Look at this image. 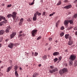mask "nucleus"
<instances>
[{"mask_svg":"<svg viewBox=\"0 0 77 77\" xmlns=\"http://www.w3.org/2000/svg\"><path fill=\"white\" fill-rule=\"evenodd\" d=\"M70 37H71V36H69V34H66L65 35V37L66 39H69V38Z\"/></svg>","mask_w":77,"mask_h":77,"instance_id":"11","label":"nucleus"},{"mask_svg":"<svg viewBox=\"0 0 77 77\" xmlns=\"http://www.w3.org/2000/svg\"><path fill=\"white\" fill-rule=\"evenodd\" d=\"M51 47H49V48H48V50H51Z\"/></svg>","mask_w":77,"mask_h":77,"instance_id":"51","label":"nucleus"},{"mask_svg":"<svg viewBox=\"0 0 77 77\" xmlns=\"http://www.w3.org/2000/svg\"><path fill=\"white\" fill-rule=\"evenodd\" d=\"M37 14V13H35L33 17V21H36V19H37V16H36V15Z\"/></svg>","mask_w":77,"mask_h":77,"instance_id":"10","label":"nucleus"},{"mask_svg":"<svg viewBox=\"0 0 77 77\" xmlns=\"http://www.w3.org/2000/svg\"><path fill=\"white\" fill-rule=\"evenodd\" d=\"M49 41H52V38H49Z\"/></svg>","mask_w":77,"mask_h":77,"instance_id":"48","label":"nucleus"},{"mask_svg":"<svg viewBox=\"0 0 77 77\" xmlns=\"http://www.w3.org/2000/svg\"><path fill=\"white\" fill-rule=\"evenodd\" d=\"M15 71H17V70L18 69V66L17 65H16L14 66V68Z\"/></svg>","mask_w":77,"mask_h":77,"instance_id":"27","label":"nucleus"},{"mask_svg":"<svg viewBox=\"0 0 77 77\" xmlns=\"http://www.w3.org/2000/svg\"><path fill=\"white\" fill-rule=\"evenodd\" d=\"M69 41L68 42V44L69 45H71L73 43V41L72 40L71 37H70L69 38Z\"/></svg>","mask_w":77,"mask_h":77,"instance_id":"4","label":"nucleus"},{"mask_svg":"<svg viewBox=\"0 0 77 77\" xmlns=\"http://www.w3.org/2000/svg\"><path fill=\"white\" fill-rule=\"evenodd\" d=\"M16 35V33L15 32H12V34H11L10 35V38L11 39H12V38H13L15 36V35Z\"/></svg>","mask_w":77,"mask_h":77,"instance_id":"9","label":"nucleus"},{"mask_svg":"<svg viewBox=\"0 0 77 77\" xmlns=\"http://www.w3.org/2000/svg\"><path fill=\"white\" fill-rule=\"evenodd\" d=\"M58 58H59V60H60H60H61L62 59V57L60 56V57H59Z\"/></svg>","mask_w":77,"mask_h":77,"instance_id":"40","label":"nucleus"},{"mask_svg":"<svg viewBox=\"0 0 77 77\" xmlns=\"http://www.w3.org/2000/svg\"><path fill=\"white\" fill-rule=\"evenodd\" d=\"M3 75V73H1V72H0V75Z\"/></svg>","mask_w":77,"mask_h":77,"instance_id":"55","label":"nucleus"},{"mask_svg":"<svg viewBox=\"0 0 77 77\" xmlns=\"http://www.w3.org/2000/svg\"><path fill=\"white\" fill-rule=\"evenodd\" d=\"M73 17L75 18H77V13L74 14L73 15Z\"/></svg>","mask_w":77,"mask_h":77,"instance_id":"23","label":"nucleus"},{"mask_svg":"<svg viewBox=\"0 0 77 77\" xmlns=\"http://www.w3.org/2000/svg\"><path fill=\"white\" fill-rule=\"evenodd\" d=\"M48 45V43H46L45 44V46H47Z\"/></svg>","mask_w":77,"mask_h":77,"instance_id":"59","label":"nucleus"},{"mask_svg":"<svg viewBox=\"0 0 77 77\" xmlns=\"http://www.w3.org/2000/svg\"><path fill=\"white\" fill-rule=\"evenodd\" d=\"M5 33V30H0V35H3Z\"/></svg>","mask_w":77,"mask_h":77,"instance_id":"15","label":"nucleus"},{"mask_svg":"<svg viewBox=\"0 0 77 77\" xmlns=\"http://www.w3.org/2000/svg\"><path fill=\"white\" fill-rule=\"evenodd\" d=\"M28 21H31V20H30V19H29L28 20Z\"/></svg>","mask_w":77,"mask_h":77,"instance_id":"63","label":"nucleus"},{"mask_svg":"<svg viewBox=\"0 0 77 77\" xmlns=\"http://www.w3.org/2000/svg\"><path fill=\"white\" fill-rule=\"evenodd\" d=\"M38 54V52H35V53L34 56H37Z\"/></svg>","mask_w":77,"mask_h":77,"instance_id":"32","label":"nucleus"},{"mask_svg":"<svg viewBox=\"0 0 77 77\" xmlns=\"http://www.w3.org/2000/svg\"><path fill=\"white\" fill-rule=\"evenodd\" d=\"M2 40H3V37H1L0 38V42H1L2 41Z\"/></svg>","mask_w":77,"mask_h":77,"instance_id":"44","label":"nucleus"},{"mask_svg":"<svg viewBox=\"0 0 77 77\" xmlns=\"http://www.w3.org/2000/svg\"><path fill=\"white\" fill-rule=\"evenodd\" d=\"M74 63H77V61L76 60H75Z\"/></svg>","mask_w":77,"mask_h":77,"instance_id":"52","label":"nucleus"},{"mask_svg":"<svg viewBox=\"0 0 77 77\" xmlns=\"http://www.w3.org/2000/svg\"><path fill=\"white\" fill-rule=\"evenodd\" d=\"M71 14V12H69L68 13V15H69V14Z\"/></svg>","mask_w":77,"mask_h":77,"instance_id":"57","label":"nucleus"},{"mask_svg":"<svg viewBox=\"0 0 77 77\" xmlns=\"http://www.w3.org/2000/svg\"><path fill=\"white\" fill-rule=\"evenodd\" d=\"M62 71H63V73L64 72H67V69L66 68H64L63 69Z\"/></svg>","mask_w":77,"mask_h":77,"instance_id":"17","label":"nucleus"},{"mask_svg":"<svg viewBox=\"0 0 77 77\" xmlns=\"http://www.w3.org/2000/svg\"><path fill=\"white\" fill-rule=\"evenodd\" d=\"M19 69H20V70H21L22 69V68H21V67H20L19 68Z\"/></svg>","mask_w":77,"mask_h":77,"instance_id":"64","label":"nucleus"},{"mask_svg":"<svg viewBox=\"0 0 77 77\" xmlns=\"http://www.w3.org/2000/svg\"><path fill=\"white\" fill-rule=\"evenodd\" d=\"M60 35L61 36V37H62V36H63V35H64V32H62L61 33H60Z\"/></svg>","mask_w":77,"mask_h":77,"instance_id":"26","label":"nucleus"},{"mask_svg":"<svg viewBox=\"0 0 77 77\" xmlns=\"http://www.w3.org/2000/svg\"><path fill=\"white\" fill-rule=\"evenodd\" d=\"M46 12L45 11H44L43 12L42 15H45Z\"/></svg>","mask_w":77,"mask_h":77,"instance_id":"45","label":"nucleus"},{"mask_svg":"<svg viewBox=\"0 0 77 77\" xmlns=\"http://www.w3.org/2000/svg\"><path fill=\"white\" fill-rule=\"evenodd\" d=\"M3 24H3V22H0V26H2Z\"/></svg>","mask_w":77,"mask_h":77,"instance_id":"38","label":"nucleus"},{"mask_svg":"<svg viewBox=\"0 0 77 77\" xmlns=\"http://www.w3.org/2000/svg\"><path fill=\"white\" fill-rule=\"evenodd\" d=\"M69 63L70 66H71V65H72V63H73V61L70 60V61L69 62Z\"/></svg>","mask_w":77,"mask_h":77,"instance_id":"19","label":"nucleus"},{"mask_svg":"<svg viewBox=\"0 0 77 77\" xmlns=\"http://www.w3.org/2000/svg\"><path fill=\"white\" fill-rule=\"evenodd\" d=\"M2 45L1 44H0V48H1V47H2Z\"/></svg>","mask_w":77,"mask_h":77,"instance_id":"62","label":"nucleus"},{"mask_svg":"<svg viewBox=\"0 0 77 77\" xmlns=\"http://www.w3.org/2000/svg\"><path fill=\"white\" fill-rule=\"evenodd\" d=\"M49 71L50 73H54V70L53 69L50 70H49Z\"/></svg>","mask_w":77,"mask_h":77,"instance_id":"20","label":"nucleus"},{"mask_svg":"<svg viewBox=\"0 0 77 77\" xmlns=\"http://www.w3.org/2000/svg\"><path fill=\"white\" fill-rule=\"evenodd\" d=\"M22 36H26V35L24 33H23L22 34Z\"/></svg>","mask_w":77,"mask_h":77,"instance_id":"56","label":"nucleus"},{"mask_svg":"<svg viewBox=\"0 0 77 77\" xmlns=\"http://www.w3.org/2000/svg\"><path fill=\"white\" fill-rule=\"evenodd\" d=\"M59 73L60 74H62L63 73V72L62 71V70H60L59 71Z\"/></svg>","mask_w":77,"mask_h":77,"instance_id":"34","label":"nucleus"},{"mask_svg":"<svg viewBox=\"0 0 77 77\" xmlns=\"http://www.w3.org/2000/svg\"><path fill=\"white\" fill-rule=\"evenodd\" d=\"M23 36V35L21 34H20L18 36V38H20V36Z\"/></svg>","mask_w":77,"mask_h":77,"instance_id":"42","label":"nucleus"},{"mask_svg":"<svg viewBox=\"0 0 77 77\" xmlns=\"http://www.w3.org/2000/svg\"><path fill=\"white\" fill-rule=\"evenodd\" d=\"M75 58H76V56L73 54H72L70 56V57L69 58V59L70 60L73 61L75 59Z\"/></svg>","mask_w":77,"mask_h":77,"instance_id":"2","label":"nucleus"},{"mask_svg":"<svg viewBox=\"0 0 77 77\" xmlns=\"http://www.w3.org/2000/svg\"><path fill=\"white\" fill-rule=\"evenodd\" d=\"M11 69H12V66H10L8 67L7 70V72H9V71H10Z\"/></svg>","mask_w":77,"mask_h":77,"instance_id":"14","label":"nucleus"},{"mask_svg":"<svg viewBox=\"0 0 77 77\" xmlns=\"http://www.w3.org/2000/svg\"><path fill=\"white\" fill-rule=\"evenodd\" d=\"M68 21L69 23L70 24H73V23H74L73 20H68Z\"/></svg>","mask_w":77,"mask_h":77,"instance_id":"18","label":"nucleus"},{"mask_svg":"<svg viewBox=\"0 0 77 77\" xmlns=\"http://www.w3.org/2000/svg\"><path fill=\"white\" fill-rule=\"evenodd\" d=\"M75 35L76 36H77V31L75 32Z\"/></svg>","mask_w":77,"mask_h":77,"instance_id":"53","label":"nucleus"},{"mask_svg":"<svg viewBox=\"0 0 77 77\" xmlns=\"http://www.w3.org/2000/svg\"><path fill=\"white\" fill-rule=\"evenodd\" d=\"M6 29L5 30V32L6 33H9V29H11V27H10V26H7L6 28Z\"/></svg>","mask_w":77,"mask_h":77,"instance_id":"8","label":"nucleus"},{"mask_svg":"<svg viewBox=\"0 0 77 77\" xmlns=\"http://www.w3.org/2000/svg\"><path fill=\"white\" fill-rule=\"evenodd\" d=\"M41 38V36L38 37L37 38V40H39Z\"/></svg>","mask_w":77,"mask_h":77,"instance_id":"36","label":"nucleus"},{"mask_svg":"<svg viewBox=\"0 0 77 77\" xmlns=\"http://www.w3.org/2000/svg\"><path fill=\"white\" fill-rule=\"evenodd\" d=\"M7 17L8 18H11V17H12V14H9L8 15Z\"/></svg>","mask_w":77,"mask_h":77,"instance_id":"21","label":"nucleus"},{"mask_svg":"<svg viewBox=\"0 0 77 77\" xmlns=\"http://www.w3.org/2000/svg\"><path fill=\"white\" fill-rule=\"evenodd\" d=\"M41 64H40L38 65V66H39V67L41 66Z\"/></svg>","mask_w":77,"mask_h":77,"instance_id":"61","label":"nucleus"},{"mask_svg":"<svg viewBox=\"0 0 77 77\" xmlns=\"http://www.w3.org/2000/svg\"><path fill=\"white\" fill-rule=\"evenodd\" d=\"M72 7V5H69L64 7V8L66 9H69L71 8Z\"/></svg>","mask_w":77,"mask_h":77,"instance_id":"7","label":"nucleus"},{"mask_svg":"<svg viewBox=\"0 0 77 77\" xmlns=\"http://www.w3.org/2000/svg\"><path fill=\"white\" fill-rule=\"evenodd\" d=\"M34 3H35V2H33L32 3H31V4L29 3V5H32H32H33L34 4Z\"/></svg>","mask_w":77,"mask_h":77,"instance_id":"37","label":"nucleus"},{"mask_svg":"<svg viewBox=\"0 0 77 77\" xmlns=\"http://www.w3.org/2000/svg\"><path fill=\"white\" fill-rule=\"evenodd\" d=\"M38 32V30L37 29H34L32 31V36H35V35L37 33V32Z\"/></svg>","mask_w":77,"mask_h":77,"instance_id":"5","label":"nucleus"},{"mask_svg":"<svg viewBox=\"0 0 77 77\" xmlns=\"http://www.w3.org/2000/svg\"><path fill=\"white\" fill-rule=\"evenodd\" d=\"M64 27L63 26L61 28V30H63L64 29Z\"/></svg>","mask_w":77,"mask_h":77,"instance_id":"47","label":"nucleus"},{"mask_svg":"<svg viewBox=\"0 0 77 77\" xmlns=\"http://www.w3.org/2000/svg\"><path fill=\"white\" fill-rule=\"evenodd\" d=\"M39 75V74L38 73L35 72L33 74V77H38V76Z\"/></svg>","mask_w":77,"mask_h":77,"instance_id":"12","label":"nucleus"},{"mask_svg":"<svg viewBox=\"0 0 77 77\" xmlns=\"http://www.w3.org/2000/svg\"><path fill=\"white\" fill-rule=\"evenodd\" d=\"M15 46V44H13L12 43H10L8 45V47L10 48H12Z\"/></svg>","mask_w":77,"mask_h":77,"instance_id":"6","label":"nucleus"},{"mask_svg":"<svg viewBox=\"0 0 77 77\" xmlns=\"http://www.w3.org/2000/svg\"><path fill=\"white\" fill-rule=\"evenodd\" d=\"M53 55L55 56H58V55H59V53L57 52H54L53 53Z\"/></svg>","mask_w":77,"mask_h":77,"instance_id":"13","label":"nucleus"},{"mask_svg":"<svg viewBox=\"0 0 77 77\" xmlns=\"http://www.w3.org/2000/svg\"><path fill=\"white\" fill-rule=\"evenodd\" d=\"M8 41H9V39H7L5 40V41H6V42H8Z\"/></svg>","mask_w":77,"mask_h":77,"instance_id":"58","label":"nucleus"},{"mask_svg":"<svg viewBox=\"0 0 77 77\" xmlns=\"http://www.w3.org/2000/svg\"><path fill=\"white\" fill-rule=\"evenodd\" d=\"M24 21V19L22 18L20 20V22L23 23Z\"/></svg>","mask_w":77,"mask_h":77,"instance_id":"29","label":"nucleus"},{"mask_svg":"<svg viewBox=\"0 0 77 77\" xmlns=\"http://www.w3.org/2000/svg\"><path fill=\"white\" fill-rule=\"evenodd\" d=\"M54 72H55L56 71H57V68H55L54 69Z\"/></svg>","mask_w":77,"mask_h":77,"instance_id":"39","label":"nucleus"},{"mask_svg":"<svg viewBox=\"0 0 77 77\" xmlns=\"http://www.w3.org/2000/svg\"><path fill=\"white\" fill-rule=\"evenodd\" d=\"M17 13L16 12H14L12 13V17L14 20H15V18L17 17Z\"/></svg>","mask_w":77,"mask_h":77,"instance_id":"3","label":"nucleus"},{"mask_svg":"<svg viewBox=\"0 0 77 77\" xmlns=\"http://www.w3.org/2000/svg\"><path fill=\"white\" fill-rule=\"evenodd\" d=\"M22 24H23V23L21 22H20L19 23V26H22Z\"/></svg>","mask_w":77,"mask_h":77,"instance_id":"33","label":"nucleus"},{"mask_svg":"<svg viewBox=\"0 0 77 77\" xmlns=\"http://www.w3.org/2000/svg\"><path fill=\"white\" fill-rule=\"evenodd\" d=\"M23 33V31H20L19 32V34H21V33Z\"/></svg>","mask_w":77,"mask_h":77,"instance_id":"60","label":"nucleus"},{"mask_svg":"<svg viewBox=\"0 0 77 77\" xmlns=\"http://www.w3.org/2000/svg\"><path fill=\"white\" fill-rule=\"evenodd\" d=\"M61 4V1H60L58 2V3H57V5H58V6H59V5H60Z\"/></svg>","mask_w":77,"mask_h":77,"instance_id":"31","label":"nucleus"},{"mask_svg":"<svg viewBox=\"0 0 77 77\" xmlns=\"http://www.w3.org/2000/svg\"><path fill=\"white\" fill-rule=\"evenodd\" d=\"M54 14H55V13L53 12V14H50L49 15L50 17H51V16H53V15H54Z\"/></svg>","mask_w":77,"mask_h":77,"instance_id":"35","label":"nucleus"},{"mask_svg":"<svg viewBox=\"0 0 77 77\" xmlns=\"http://www.w3.org/2000/svg\"><path fill=\"white\" fill-rule=\"evenodd\" d=\"M36 13H37V14H36V16H37V15H38L39 16V15H41V13H39L38 12H36Z\"/></svg>","mask_w":77,"mask_h":77,"instance_id":"30","label":"nucleus"},{"mask_svg":"<svg viewBox=\"0 0 77 77\" xmlns=\"http://www.w3.org/2000/svg\"><path fill=\"white\" fill-rule=\"evenodd\" d=\"M74 65L75 66H77V63H74Z\"/></svg>","mask_w":77,"mask_h":77,"instance_id":"54","label":"nucleus"},{"mask_svg":"<svg viewBox=\"0 0 77 77\" xmlns=\"http://www.w3.org/2000/svg\"><path fill=\"white\" fill-rule=\"evenodd\" d=\"M64 2H65V3H67V2H68V0H65L64 1Z\"/></svg>","mask_w":77,"mask_h":77,"instance_id":"49","label":"nucleus"},{"mask_svg":"<svg viewBox=\"0 0 77 77\" xmlns=\"http://www.w3.org/2000/svg\"><path fill=\"white\" fill-rule=\"evenodd\" d=\"M57 60H58V58H56L54 59V62H56L57 61Z\"/></svg>","mask_w":77,"mask_h":77,"instance_id":"25","label":"nucleus"},{"mask_svg":"<svg viewBox=\"0 0 77 77\" xmlns=\"http://www.w3.org/2000/svg\"><path fill=\"white\" fill-rule=\"evenodd\" d=\"M50 68L51 69H54V66H50Z\"/></svg>","mask_w":77,"mask_h":77,"instance_id":"41","label":"nucleus"},{"mask_svg":"<svg viewBox=\"0 0 77 77\" xmlns=\"http://www.w3.org/2000/svg\"><path fill=\"white\" fill-rule=\"evenodd\" d=\"M47 56L46 55H45L44 56H43V60H45L47 59Z\"/></svg>","mask_w":77,"mask_h":77,"instance_id":"24","label":"nucleus"},{"mask_svg":"<svg viewBox=\"0 0 77 77\" xmlns=\"http://www.w3.org/2000/svg\"><path fill=\"white\" fill-rule=\"evenodd\" d=\"M11 6H12V5H11V4L10 5H7V7H8V8H10Z\"/></svg>","mask_w":77,"mask_h":77,"instance_id":"46","label":"nucleus"},{"mask_svg":"<svg viewBox=\"0 0 77 77\" xmlns=\"http://www.w3.org/2000/svg\"><path fill=\"white\" fill-rule=\"evenodd\" d=\"M65 52H68V49H67L65 50Z\"/></svg>","mask_w":77,"mask_h":77,"instance_id":"50","label":"nucleus"},{"mask_svg":"<svg viewBox=\"0 0 77 77\" xmlns=\"http://www.w3.org/2000/svg\"><path fill=\"white\" fill-rule=\"evenodd\" d=\"M69 23L68 20H65L64 22V24L65 25H67Z\"/></svg>","mask_w":77,"mask_h":77,"instance_id":"16","label":"nucleus"},{"mask_svg":"<svg viewBox=\"0 0 77 77\" xmlns=\"http://www.w3.org/2000/svg\"><path fill=\"white\" fill-rule=\"evenodd\" d=\"M73 28V26H72L71 27H69L67 29L68 30H71V29H72Z\"/></svg>","mask_w":77,"mask_h":77,"instance_id":"28","label":"nucleus"},{"mask_svg":"<svg viewBox=\"0 0 77 77\" xmlns=\"http://www.w3.org/2000/svg\"><path fill=\"white\" fill-rule=\"evenodd\" d=\"M6 18L5 17L2 16H0V21H2V20H4V21H2V22H3V24L7 23L8 20H5Z\"/></svg>","mask_w":77,"mask_h":77,"instance_id":"1","label":"nucleus"},{"mask_svg":"<svg viewBox=\"0 0 77 77\" xmlns=\"http://www.w3.org/2000/svg\"><path fill=\"white\" fill-rule=\"evenodd\" d=\"M17 72V71H15V75L17 77H18V74Z\"/></svg>","mask_w":77,"mask_h":77,"instance_id":"22","label":"nucleus"},{"mask_svg":"<svg viewBox=\"0 0 77 77\" xmlns=\"http://www.w3.org/2000/svg\"><path fill=\"white\" fill-rule=\"evenodd\" d=\"M73 29H74V30H77V26H76L74 27Z\"/></svg>","mask_w":77,"mask_h":77,"instance_id":"43","label":"nucleus"}]
</instances>
